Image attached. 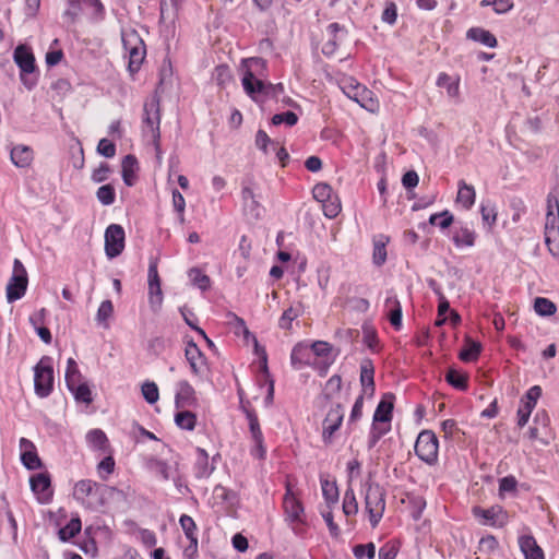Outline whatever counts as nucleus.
I'll return each mask as SVG.
<instances>
[{"mask_svg": "<svg viewBox=\"0 0 559 559\" xmlns=\"http://www.w3.org/2000/svg\"><path fill=\"white\" fill-rule=\"evenodd\" d=\"M241 85L246 94L257 100L259 95H276L284 92L282 83L265 82L269 75L267 61L261 57H251L241 60Z\"/></svg>", "mask_w": 559, "mask_h": 559, "instance_id": "f257e3e1", "label": "nucleus"}, {"mask_svg": "<svg viewBox=\"0 0 559 559\" xmlns=\"http://www.w3.org/2000/svg\"><path fill=\"white\" fill-rule=\"evenodd\" d=\"M120 493L122 491L116 487L92 479H81L73 488L74 499L85 509L96 512L103 510L115 495Z\"/></svg>", "mask_w": 559, "mask_h": 559, "instance_id": "f03ea898", "label": "nucleus"}, {"mask_svg": "<svg viewBox=\"0 0 559 559\" xmlns=\"http://www.w3.org/2000/svg\"><path fill=\"white\" fill-rule=\"evenodd\" d=\"M67 9L63 19L69 24H75L82 15L91 24H100L106 19V8L102 0H66Z\"/></svg>", "mask_w": 559, "mask_h": 559, "instance_id": "7ed1b4c3", "label": "nucleus"}, {"mask_svg": "<svg viewBox=\"0 0 559 559\" xmlns=\"http://www.w3.org/2000/svg\"><path fill=\"white\" fill-rule=\"evenodd\" d=\"M338 85L343 93L360 107L365 108L370 112L379 110V102L374 96V93L360 84L354 76L343 75L338 80Z\"/></svg>", "mask_w": 559, "mask_h": 559, "instance_id": "20e7f679", "label": "nucleus"}, {"mask_svg": "<svg viewBox=\"0 0 559 559\" xmlns=\"http://www.w3.org/2000/svg\"><path fill=\"white\" fill-rule=\"evenodd\" d=\"M160 104L158 98H152L144 103L142 130L145 135H150L156 150L160 145Z\"/></svg>", "mask_w": 559, "mask_h": 559, "instance_id": "39448f33", "label": "nucleus"}, {"mask_svg": "<svg viewBox=\"0 0 559 559\" xmlns=\"http://www.w3.org/2000/svg\"><path fill=\"white\" fill-rule=\"evenodd\" d=\"M122 44L129 58L128 70L131 74H134L141 69L145 59V43L135 31H132L122 35Z\"/></svg>", "mask_w": 559, "mask_h": 559, "instance_id": "423d86ee", "label": "nucleus"}, {"mask_svg": "<svg viewBox=\"0 0 559 559\" xmlns=\"http://www.w3.org/2000/svg\"><path fill=\"white\" fill-rule=\"evenodd\" d=\"M365 508L369 521L374 528L383 516L385 510V492L379 484H370L366 490Z\"/></svg>", "mask_w": 559, "mask_h": 559, "instance_id": "0eeeda50", "label": "nucleus"}, {"mask_svg": "<svg viewBox=\"0 0 559 559\" xmlns=\"http://www.w3.org/2000/svg\"><path fill=\"white\" fill-rule=\"evenodd\" d=\"M34 389L37 396L45 399L53 389L51 358L44 356L34 368Z\"/></svg>", "mask_w": 559, "mask_h": 559, "instance_id": "6e6552de", "label": "nucleus"}, {"mask_svg": "<svg viewBox=\"0 0 559 559\" xmlns=\"http://www.w3.org/2000/svg\"><path fill=\"white\" fill-rule=\"evenodd\" d=\"M28 276L25 266L19 259H14L13 272L7 285V299L9 302L21 299L27 289Z\"/></svg>", "mask_w": 559, "mask_h": 559, "instance_id": "1a4fd4ad", "label": "nucleus"}, {"mask_svg": "<svg viewBox=\"0 0 559 559\" xmlns=\"http://www.w3.org/2000/svg\"><path fill=\"white\" fill-rule=\"evenodd\" d=\"M439 442L431 430H423L415 442L416 455L427 464H433L438 460Z\"/></svg>", "mask_w": 559, "mask_h": 559, "instance_id": "9d476101", "label": "nucleus"}, {"mask_svg": "<svg viewBox=\"0 0 559 559\" xmlns=\"http://www.w3.org/2000/svg\"><path fill=\"white\" fill-rule=\"evenodd\" d=\"M472 514L481 525L502 528L509 522L508 512L499 504H495L488 509L479 506L472 508Z\"/></svg>", "mask_w": 559, "mask_h": 559, "instance_id": "9b49d317", "label": "nucleus"}, {"mask_svg": "<svg viewBox=\"0 0 559 559\" xmlns=\"http://www.w3.org/2000/svg\"><path fill=\"white\" fill-rule=\"evenodd\" d=\"M13 59L16 66L21 70V80L23 84L28 88H33L35 85V80L28 81L25 76V74H32L35 72L36 64H35V56L33 53V50L27 45H19L13 52Z\"/></svg>", "mask_w": 559, "mask_h": 559, "instance_id": "f8f14e48", "label": "nucleus"}, {"mask_svg": "<svg viewBox=\"0 0 559 559\" xmlns=\"http://www.w3.org/2000/svg\"><path fill=\"white\" fill-rule=\"evenodd\" d=\"M148 302L153 312H157L163 304V292L157 270V260L152 259L147 272Z\"/></svg>", "mask_w": 559, "mask_h": 559, "instance_id": "ddd939ff", "label": "nucleus"}, {"mask_svg": "<svg viewBox=\"0 0 559 559\" xmlns=\"http://www.w3.org/2000/svg\"><path fill=\"white\" fill-rule=\"evenodd\" d=\"M124 249V230L118 224H111L105 231V252L109 259L121 254Z\"/></svg>", "mask_w": 559, "mask_h": 559, "instance_id": "4468645a", "label": "nucleus"}, {"mask_svg": "<svg viewBox=\"0 0 559 559\" xmlns=\"http://www.w3.org/2000/svg\"><path fill=\"white\" fill-rule=\"evenodd\" d=\"M542 395V389L539 385H533L528 389V391L525 393V395L520 401V407L518 409L516 416H518V426L520 428H523L533 412V409L536 406L537 400Z\"/></svg>", "mask_w": 559, "mask_h": 559, "instance_id": "2eb2a0df", "label": "nucleus"}, {"mask_svg": "<svg viewBox=\"0 0 559 559\" xmlns=\"http://www.w3.org/2000/svg\"><path fill=\"white\" fill-rule=\"evenodd\" d=\"M343 418L344 413L341 404H336L328 412L322 423V439L325 444L333 442V436L340 429Z\"/></svg>", "mask_w": 559, "mask_h": 559, "instance_id": "dca6fc26", "label": "nucleus"}, {"mask_svg": "<svg viewBox=\"0 0 559 559\" xmlns=\"http://www.w3.org/2000/svg\"><path fill=\"white\" fill-rule=\"evenodd\" d=\"M283 509L286 520L292 524L304 523V506L296 498L289 485L286 486V492L283 499Z\"/></svg>", "mask_w": 559, "mask_h": 559, "instance_id": "f3484780", "label": "nucleus"}, {"mask_svg": "<svg viewBox=\"0 0 559 559\" xmlns=\"http://www.w3.org/2000/svg\"><path fill=\"white\" fill-rule=\"evenodd\" d=\"M545 242L550 253L559 258V212H546Z\"/></svg>", "mask_w": 559, "mask_h": 559, "instance_id": "a211bd4d", "label": "nucleus"}, {"mask_svg": "<svg viewBox=\"0 0 559 559\" xmlns=\"http://www.w3.org/2000/svg\"><path fill=\"white\" fill-rule=\"evenodd\" d=\"M313 198L323 210H341V200L328 183H318L312 190Z\"/></svg>", "mask_w": 559, "mask_h": 559, "instance_id": "6ab92c4d", "label": "nucleus"}, {"mask_svg": "<svg viewBox=\"0 0 559 559\" xmlns=\"http://www.w3.org/2000/svg\"><path fill=\"white\" fill-rule=\"evenodd\" d=\"M185 357L189 362L192 373L195 376L201 374L206 364V357L192 340L186 343Z\"/></svg>", "mask_w": 559, "mask_h": 559, "instance_id": "aec40b11", "label": "nucleus"}, {"mask_svg": "<svg viewBox=\"0 0 559 559\" xmlns=\"http://www.w3.org/2000/svg\"><path fill=\"white\" fill-rule=\"evenodd\" d=\"M29 485L32 491L38 497L40 502H47L52 495L50 489L51 480L48 473H38L31 477Z\"/></svg>", "mask_w": 559, "mask_h": 559, "instance_id": "412c9836", "label": "nucleus"}, {"mask_svg": "<svg viewBox=\"0 0 559 559\" xmlns=\"http://www.w3.org/2000/svg\"><path fill=\"white\" fill-rule=\"evenodd\" d=\"M197 404L195 391L187 380L177 383L175 405L176 408H187Z\"/></svg>", "mask_w": 559, "mask_h": 559, "instance_id": "4be33fe9", "label": "nucleus"}, {"mask_svg": "<svg viewBox=\"0 0 559 559\" xmlns=\"http://www.w3.org/2000/svg\"><path fill=\"white\" fill-rule=\"evenodd\" d=\"M215 466L210 463L207 452L202 448H197V457L193 464V475L198 479L209 478L214 472Z\"/></svg>", "mask_w": 559, "mask_h": 559, "instance_id": "5701e85b", "label": "nucleus"}, {"mask_svg": "<svg viewBox=\"0 0 559 559\" xmlns=\"http://www.w3.org/2000/svg\"><path fill=\"white\" fill-rule=\"evenodd\" d=\"M20 445L23 449V452L21 453V461L23 465L29 471L40 468L41 461L35 451L34 444L29 440L21 438Z\"/></svg>", "mask_w": 559, "mask_h": 559, "instance_id": "b1692460", "label": "nucleus"}, {"mask_svg": "<svg viewBox=\"0 0 559 559\" xmlns=\"http://www.w3.org/2000/svg\"><path fill=\"white\" fill-rule=\"evenodd\" d=\"M395 396L393 393H385L379 402L374 414V423H386L390 424L392 420V412L394 407Z\"/></svg>", "mask_w": 559, "mask_h": 559, "instance_id": "393cba45", "label": "nucleus"}, {"mask_svg": "<svg viewBox=\"0 0 559 559\" xmlns=\"http://www.w3.org/2000/svg\"><path fill=\"white\" fill-rule=\"evenodd\" d=\"M384 309L391 325L399 331L402 328V306L396 296H389Z\"/></svg>", "mask_w": 559, "mask_h": 559, "instance_id": "a878e982", "label": "nucleus"}, {"mask_svg": "<svg viewBox=\"0 0 559 559\" xmlns=\"http://www.w3.org/2000/svg\"><path fill=\"white\" fill-rule=\"evenodd\" d=\"M122 179L128 187H132L138 179L139 162L132 154L126 155L121 163Z\"/></svg>", "mask_w": 559, "mask_h": 559, "instance_id": "bb28decb", "label": "nucleus"}, {"mask_svg": "<svg viewBox=\"0 0 559 559\" xmlns=\"http://www.w3.org/2000/svg\"><path fill=\"white\" fill-rule=\"evenodd\" d=\"M520 549L525 559H544V551L532 535H524L519 538Z\"/></svg>", "mask_w": 559, "mask_h": 559, "instance_id": "cd10ccee", "label": "nucleus"}, {"mask_svg": "<svg viewBox=\"0 0 559 559\" xmlns=\"http://www.w3.org/2000/svg\"><path fill=\"white\" fill-rule=\"evenodd\" d=\"M311 357L310 346L304 343H298L294 346L290 354L292 366L296 369L309 366L311 365Z\"/></svg>", "mask_w": 559, "mask_h": 559, "instance_id": "c85d7f7f", "label": "nucleus"}, {"mask_svg": "<svg viewBox=\"0 0 559 559\" xmlns=\"http://www.w3.org/2000/svg\"><path fill=\"white\" fill-rule=\"evenodd\" d=\"M390 238L383 234L376 235L372 239L373 251H372V263L376 266H382L386 261V245Z\"/></svg>", "mask_w": 559, "mask_h": 559, "instance_id": "c756f323", "label": "nucleus"}, {"mask_svg": "<svg viewBox=\"0 0 559 559\" xmlns=\"http://www.w3.org/2000/svg\"><path fill=\"white\" fill-rule=\"evenodd\" d=\"M10 155L12 163L20 168L29 166L34 158L33 150L22 144L12 147Z\"/></svg>", "mask_w": 559, "mask_h": 559, "instance_id": "7c9ffc66", "label": "nucleus"}, {"mask_svg": "<svg viewBox=\"0 0 559 559\" xmlns=\"http://www.w3.org/2000/svg\"><path fill=\"white\" fill-rule=\"evenodd\" d=\"M466 37L474 41L480 43L489 48H495L498 45V40L496 36L483 28V27H472L467 31Z\"/></svg>", "mask_w": 559, "mask_h": 559, "instance_id": "2f4dec72", "label": "nucleus"}, {"mask_svg": "<svg viewBox=\"0 0 559 559\" xmlns=\"http://www.w3.org/2000/svg\"><path fill=\"white\" fill-rule=\"evenodd\" d=\"M438 87H444L447 93L452 98H457L460 96V78L455 76L454 79L450 76L445 72H441L436 82Z\"/></svg>", "mask_w": 559, "mask_h": 559, "instance_id": "473e14b6", "label": "nucleus"}, {"mask_svg": "<svg viewBox=\"0 0 559 559\" xmlns=\"http://www.w3.org/2000/svg\"><path fill=\"white\" fill-rule=\"evenodd\" d=\"M476 234L466 226L455 228L452 240L457 248L472 247L475 243Z\"/></svg>", "mask_w": 559, "mask_h": 559, "instance_id": "72a5a7b5", "label": "nucleus"}, {"mask_svg": "<svg viewBox=\"0 0 559 559\" xmlns=\"http://www.w3.org/2000/svg\"><path fill=\"white\" fill-rule=\"evenodd\" d=\"M475 189L465 181H460L456 202L465 209H469L475 202Z\"/></svg>", "mask_w": 559, "mask_h": 559, "instance_id": "f704fd0d", "label": "nucleus"}, {"mask_svg": "<svg viewBox=\"0 0 559 559\" xmlns=\"http://www.w3.org/2000/svg\"><path fill=\"white\" fill-rule=\"evenodd\" d=\"M213 497L222 503H226L230 507L238 503V493L223 485H216L213 490Z\"/></svg>", "mask_w": 559, "mask_h": 559, "instance_id": "c9c22d12", "label": "nucleus"}, {"mask_svg": "<svg viewBox=\"0 0 559 559\" xmlns=\"http://www.w3.org/2000/svg\"><path fill=\"white\" fill-rule=\"evenodd\" d=\"M179 524L185 532L186 537L189 542H192V548H198V536H197V524L194 520L187 514H182L179 519Z\"/></svg>", "mask_w": 559, "mask_h": 559, "instance_id": "e433bc0d", "label": "nucleus"}, {"mask_svg": "<svg viewBox=\"0 0 559 559\" xmlns=\"http://www.w3.org/2000/svg\"><path fill=\"white\" fill-rule=\"evenodd\" d=\"M445 381L456 390L466 391L468 389V376L453 368L448 370Z\"/></svg>", "mask_w": 559, "mask_h": 559, "instance_id": "4c0bfd02", "label": "nucleus"}, {"mask_svg": "<svg viewBox=\"0 0 559 559\" xmlns=\"http://www.w3.org/2000/svg\"><path fill=\"white\" fill-rule=\"evenodd\" d=\"M87 443L95 450L106 451L108 439L106 433L100 429H93L86 435Z\"/></svg>", "mask_w": 559, "mask_h": 559, "instance_id": "58836bf2", "label": "nucleus"}, {"mask_svg": "<svg viewBox=\"0 0 559 559\" xmlns=\"http://www.w3.org/2000/svg\"><path fill=\"white\" fill-rule=\"evenodd\" d=\"M82 527L81 520L79 518H73L69 521V523L61 527L58 532L59 538L62 542H68L73 538L76 534L80 533Z\"/></svg>", "mask_w": 559, "mask_h": 559, "instance_id": "ea45409f", "label": "nucleus"}, {"mask_svg": "<svg viewBox=\"0 0 559 559\" xmlns=\"http://www.w3.org/2000/svg\"><path fill=\"white\" fill-rule=\"evenodd\" d=\"M176 425L185 430H193L197 424V416L190 411H181L175 415Z\"/></svg>", "mask_w": 559, "mask_h": 559, "instance_id": "a19ab883", "label": "nucleus"}, {"mask_svg": "<svg viewBox=\"0 0 559 559\" xmlns=\"http://www.w3.org/2000/svg\"><path fill=\"white\" fill-rule=\"evenodd\" d=\"M481 350V345L477 342L467 341L465 347L460 352V359L468 362L474 361L478 358Z\"/></svg>", "mask_w": 559, "mask_h": 559, "instance_id": "79ce46f5", "label": "nucleus"}, {"mask_svg": "<svg viewBox=\"0 0 559 559\" xmlns=\"http://www.w3.org/2000/svg\"><path fill=\"white\" fill-rule=\"evenodd\" d=\"M342 389V378L338 374H333L325 383L323 389V396L325 400L331 401Z\"/></svg>", "mask_w": 559, "mask_h": 559, "instance_id": "37998d69", "label": "nucleus"}, {"mask_svg": "<svg viewBox=\"0 0 559 559\" xmlns=\"http://www.w3.org/2000/svg\"><path fill=\"white\" fill-rule=\"evenodd\" d=\"M480 7H492L497 14H504L511 11L514 7L513 0H481Z\"/></svg>", "mask_w": 559, "mask_h": 559, "instance_id": "c03bdc74", "label": "nucleus"}, {"mask_svg": "<svg viewBox=\"0 0 559 559\" xmlns=\"http://www.w3.org/2000/svg\"><path fill=\"white\" fill-rule=\"evenodd\" d=\"M534 310L537 314L547 317L554 314L557 310V307L548 298L537 297L534 301Z\"/></svg>", "mask_w": 559, "mask_h": 559, "instance_id": "a18cd8bd", "label": "nucleus"}, {"mask_svg": "<svg viewBox=\"0 0 559 559\" xmlns=\"http://www.w3.org/2000/svg\"><path fill=\"white\" fill-rule=\"evenodd\" d=\"M74 395L78 402H82L85 404L92 403V391L86 383L79 382L78 384L68 388Z\"/></svg>", "mask_w": 559, "mask_h": 559, "instance_id": "49530a36", "label": "nucleus"}, {"mask_svg": "<svg viewBox=\"0 0 559 559\" xmlns=\"http://www.w3.org/2000/svg\"><path fill=\"white\" fill-rule=\"evenodd\" d=\"M81 381V372L79 370L78 364L73 358H69L67 361V370H66V383L68 388H71L74 384H78Z\"/></svg>", "mask_w": 559, "mask_h": 559, "instance_id": "de8ad7c7", "label": "nucleus"}, {"mask_svg": "<svg viewBox=\"0 0 559 559\" xmlns=\"http://www.w3.org/2000/svg\"><path fill=\"white\" fill-rule=\"evenodd\" d=\"M361 386H372L374 383V368L371 360H365L360 366Z\"/></svg>", "mask_w": 559, "mask_h": 559, "instance_id": "09e8293b", "label": "nucleus"}, {"mask_svg": "<svg viewBox=\"0 0 559 559\" xmlns=\"http://www.w3.org/2000/svg\"><path fill=\"white\" fill-rule=\"evenodd\" d=\"M114 313V305L110 300H104L97 310L96 313V321L98 324H103L104 326H108L107 320L112 316Z\"/></svg>", "mask_w": 559, "mask_h": 559, "instance_id": "8fccbe9b", "label": "nucleus"}, {"mask_svg": "<svg viewBox=\"0 0 559 559\" xmlns=\"http://www.w3.org/2000/svg\"><path fill=\"white\" fill-rule=\"evenodd\" d=\"M189 276L192 283L198 286L201 290H207L210 288L211 280L210 277L202 273L199 269L193 267L189 272Z\"/></svg>", "mask_w": 559, "mask_h": 559, "instance_id": "3c124183", "label": "nucleus"}, {"mask_svg": "<svg viewBox=\"0 0 559 559\" xmlns=\"http://www.w3.org/2000/svg\"><path fill=\"white\" fill-rule=\"evenodd\" d=\"M343 511L347 516L354 515L358 511V503L352 489L346 490L344 495Z\"/></svg>", "mask_w": 559, "mask_h": 559, "instance_id": "603ef678", "label": "nucleus"}, {"mask_svg": "<svg viewBox=\"0 0 559 559\" xmlns=\"http://www.w3.org/2000/svg\"><path fill=\"white\" fill-rule=\"evenodd\" d=\"M142 394L148 404H154L158 401L159 392L155 382L146 381L142 385Z\"/></svg>", "mask_w": 559, "mask_h": 559, "instance_id": "864d4df0", "label": "nucleus"}, {"mask_svg": "<svg viewBox=\"0 0 559 559\" xmlns=\"http://www.w3.org/2000/svg\"><path fill=\"white\" fill-rule=\"evenodd\" d=\"M272 124L280 126L282 123L293 127L298 122V117L293 111H285L282 114H275L271 119Z\"/></svg>", "mask_w": 559, "mask_h": 559, "instance_id": "5fc2aeb1", "label": "nucleus"}, {"mask_svg": "<svg viewBox=\"0 0 559 559\" xmlns=\"http://www.w3.org/2000/svg\"><path fill=\"white\" fill-rule=\"evenodd\" d=\"M353 554L357 559L365 557L372 559L376 555V546L373 543L358 544L353 548Z\"/></svg>", "mask_w": 559, "mask_h": 559, "instance_id": "6e6d98bb", "label": "nucleus"}, {"mask_svg": "<svg viewBox=\"0 0 559 559\" xmlns=\"http://www.w3.org/2000/svg\"><path fill=\"white\" fill-rule=\"evenodd\" d=\"M96 195L102 204L110 205L116 198L115 188L111 185H104L98 188Z\"/></svg>", "mask_w": 559, "mask_h": 559, "instance_id": "4d7b16f0", "label": "nucleus"}, {"mask_svg": "<svg viewBox=\"0 0 559 559\" xmlns=\"http://www.w3.org/2000/svg\"><path fill=\"white\" fill-rule=\"evenodd\" d=\"M450 212H438L430 216L429 222L431 225L439 226L441 229L448 228L453 223V216Z\"/></svg>", "mask_w": 559, "mask_h": 559, "instance_id": "13d9d810", "label": "nucleus"}, {"mask_svg": "<svg viewBox=\"0 0 559 559\" xmlns=\"http://www.w3.org/2000/svg\"><path fill=\"white\" fill-rule=\"evenodd\" d=\"M300 311L294 307H289L286 309L278 321V326L284 330H289L292 328V322L298 318Z\"/></svg>", "mask_w": 559, "mask_h": 559, "instance_id": "bf43d9fd", "label": "nucleus"}, {"mask_svg": "<svg viewBox=\"0 0 559 559\" xmlns=\"http://www.w3.org/2000/svg\"><path fill=\"white\" fill-rule=\"evenodd\" d=\"M309 346L311 355L317 357H328L333 349L332 345L325 341H316Z\"/></svg>", "mask_w": 559, "mask_h": 559, "instance_id": "052dcab7", "label": "nucleus"}, {"mask_svg": "<svg viewBox=\"0 0 559 559\" xmlns=\"http://www.w3.org/2000/svg\"><path fill=\"white\" fill-rule=\"evenodd\" d=\"M381 20H382V22H384L389 25H394L396 23L397 7L394 2H392V1L386 2L385 8L381 15Z\"/></svg>", "mask_w": 559, "mask_h": 559, "instance_id": "680f3d73", "label": "nucleus"}, {"mask_svg": "<svg viewBox=\"0 0 559 559\" xmlns=\"http://www.w3.org/2000/svg\"><path fill=\"white\" fill-rule=\"evenodd\" d=\"M273 145L274 147L277 145V143L267 135V133L264 130H258L255 134V145L259 150H261L264 154L267 153V146Z\"/></svg>", "mask_w": 559, "mask_h": 559, "instance_id": "e2e57ef3", "label": "nucleus"}, {"mask_svg": "<svg viewBox=\"0 0 559 559\" xmlns=\"http://www.w3.org/2000/svg\"><path fill=\"white\" fill-rule=\"evenodd\" d=\"M214 76H215L217 84L221 86H225L233 79L228 66H225V64L217 66L215 68Z\"/></svg>", "mask_w": 559, "mask_h": 559, "instance_id": "0e129e2a", "label": "nucleus"}, {"mask_svg": "<svg viewBox=\"0 0 559 559\" xmlns=\"http://www.w3.org/2000/svg\"><path fill=\"white\" fill-rule=\"evenodd\" d=\"M116 144L108 139H102L97 145V152L104 157L111 158L116 155Z\"/></svg>", "mask_w": 559, "mask_h": 559, "instance_id": "69168bd1", "label": "nucleus"}, {"mask_svg": "<svg viewBox=\"0 0 559 559\" xmlns=\"http://www.w3.org/2000/svg\"><path fill=\"white\" fill-rule=\"evenodd\" d=\"M322 492L328 502H335L338 498V490L334 483L322 481Z\"/></svg>", "mask_w": 559, "mask_h": 559, "instance_id": "338daca9", "label": "nucleus"}, {"mask_svg": "<svg viewBox=\"0 0 559 559\" xmlns=\"http://www.w3.org/2000/svg\"><path fill=\"white\" fill-rule=\"evenodd\" d=\"M399 552V547L395 543H385L379 549V559H395Z\"/></svg>", "mask_w": 559, "mask_h": 559, "instance_id": "774afa93", "label": "nucleus"}]
</instances>
